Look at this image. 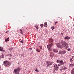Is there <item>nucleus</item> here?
<instances>
[{"instance_id":"1","label":"nucleus","mask_w":74,"mask_h":74,"mask_svg":"<svg viewBox=\"0 0 74 74\" xmlns=\"http://www.w3.org/2000/svg\"><path fill=\"white\" fill-rule=\"evenodd\" d=\"M3 65L5 66V67H8L9 66H11V62L8 61H4L3 62Z\"/></svg>"},{"instance_id":"2","label":"nucleus","mask_w":74,"mask_h":74,"mask_svg":"<svg viewBox=\"0 0 74 74\" xmlns=\"http://www.w3.org/2000/svg\"><path fill=\"white\" fill-rule=\"evenodd\" d=\"M62 46L63 47H65L66 49H67V48L69 47L68 44L66 42L62 41Z\"/></svg>"},{"instance_id":"3","label":"nucleus","mask_w":74,"mask_h":74,"mask_svg":"<svg viewBox=\"0 0 74 74\" xmlns=\"http://www.w3.org/2000/svg\"><path fill=\"white\" fill-rule=\"evenodd\" d=\"M20 71H21V68L18 67L17 68L15 69L14 71L15 72V74H19Z\"/></svg>"},{"instance_id":"4","label":"nucleus","mask_w":74,"mask_h":74,"mask_svg":"<svg viewBox=\"0 0 74 74\" xmlns=\"http://www.w3.org/2000/svg\"><path fill=\"white\" fill-rule=\"evenodd\" d=\"M53 46V45L52 43H51L49 45H47V48L48 50L49 51H52V48L51 47H52Z\"/></svg>"},{"instance_id":"5","label":"nucleus","mask_w":74,"mask_h":74,"mask_svg":"<svg viewBox=\"0 0 74 74\" xmlns=\"http://www.w3.org/2000/svg\"><path fill=\"white\" fill-rule=\"evenodd\" d=\"M47 67H49L50 66V65H52V64L53 62H49L48 61L47 62Z\"/></svg>"},{"instance_id":"6","label":"nucleus","mask_w":74,"mask_h":74,"mask_svg":"<svg viewBox=\"0 0 74 74\" xmlns=\"http://www.w3.org/2000/svg\"><path fill=\"white\" fill-rule=\"evenodd\" d=\"M54 68L53 69V71H55V70H58L59 68L56 64H55L54 65Z\"/></svg>"},{"instance_id":"7","label":"nucleus","mask_w":74,"mask_h":74,"mask_svg":"<svg viewBox=\"0 0 74 74\" xmlns=\"http://www.w3.org/2000/svg\"><path fill=\"white\" fill-rule=\"evenodd\" d=\"M56 45L58 48H60L61 47L59 43H56Z\"/></svg>"},{"instance_id":"8","label":"nucleus","mask_w":74,"mask_h":74,"mask_svg":"<svg viewBox=\"0 0 74 74\" xmlns=\"http://www.w3.org/2000/svg\"><path fill=\"white\" fill-rule=\"evenodd\" d=\"M71 38L70 37H69L67 36H66V37H64V39H65V40H70Z\"/></svg>"},{"instance_id":"9","label":"nucleus","mask_w":74,"mask_h":74,"mask_svg":"<svg viewBox=\"0 0 74 74\" xmlns=\"http://www.w3.org/2000/svg\"><path fill=\"white\" fill-rule=\"evenodd\" d=\"M49 41L50 42H53V40L52 38H50L49 40Z\"/></svg>"},{"instance_id":"10","label":"nucleus","mask_w":74,"mask_h":74,"mask_svg":"<svg viewBox=\"0 0 74 74\" xmlns=\"http://www.w3.org/2000/svg\"><path fill=\"white\" fill-rule=\"evenodd\" d=\"M69 66L70 67H73V66H74V64H69Z\"/></svg>"},{"instance_id":"11","label":"nucleus","mask_w":74,"mask_h":74,"mask_svg":"<svg viewBox=\"0 0 74 74\" xmlns=\"http://www.w3.org/2000/svg\"><path fill=\"white\" fill-rule=\"evenodd\" d=\"M71 74H74V68L71 71Z\"/></svg>"},{"instance_id":"12","label":"nucleus","mask_w":74,"mask_h":74,"mask_svg":"<svg viewBox=\"0 0 74 74\" xmlns=\"http://www.w3.org/2000/svg\"><path fill=\"white\" fill-rule=\"evenodd\" d=\"M53 51L54 52H58V50L55 49H53Z\"/></svg>"},{"instance_id":"13","label":"nucleus","mask_w":74,"mask_h":74,"mask_svg":"<svg viewBox=\"0 0 74 74\" xmlns=\"http://www.w3.org/2000/svg\"><path fill=\"white\" fill-rule=\"evenodd\" d=\"M10 37H8V38H5V41H9Z\"/></svg>"},{"instance_id":"14","label":"nucleus","mask_w":74,"mask_h":74,"mask_svg":"<svg viewBox=\"0 0 74 74\" xmlns=\"http://www.w3.org/2000/svg\"><path fill=\"white\" fill-rule=\"evenodd\" d=\"M44 25L45 26V27H47V22H45Z\"/></svg>"},{"instance_id":"15","label":"nucleus","mask_w":74,"mask_h":74,"mask_svg":"<svg viewBox=\"0 0 74 74\" xmlns=\"http://www.w3.org/2000/svg\"><path fill=\"white\" fill-rule=\"evenodd\" d=\"M60 62L63 65L64 64V63L63 62V61L62 60H60Z\"/></svg>"},{"instance_id":"16","label":"nucleus","mask_w":74,"mask_h":74,"mask_svg":"<svg viewBox=\"0 0 74 74\" xmlns=\"http://www.w3.org/2000/svg\"><path fill=\"white\" fill-rule=\"evenodd\" d=\"M0 51H3V48L1 47H0Z\"/></svg>"},{"instance_id":"17","label":"nucleus","mask_w":74,"mask_h":74,"mask_svg":"<svg viewBox=\"0 0 74 74\" xmlns=\"http://www.w3.org/2000/svg\"><path fill=\"white\" fill-rule=\"evenodd\" d=\"M36 50L38 52H40L41 50H39L38 49H36Z\"/></svg>"},{"instance_id":"18","label":"nucleus","mask_w":74,"mask_h":74,"mask_svg":"<svg viewBox=\"0 0 74 74\" xmlns=\"http://www.w3.org/2000/svg\"><path fill=\"white\" fill-rule=\"evenodd\" d=\"M62 69H63V70H66V69L67 68L66 67L63 66L62 68Z\"/></svg>"},{"instance_id":"19","label":"nucleus","mask_w":74,"mask_h":74,"mask_svg":"<svg viewBox=\"0 0 74 74\" xmlns=\"http://www.w3.org/2000/svg\"><path fill=\"white\" fill-rule=\"evenodd\" d=\"M62 52H63L62 54H65V53H66V51L65 50L63 51H62Z\"/></svg>"},{"instance_id":"20","label":"nucleus","mask_w":74,"mask_h":74,"mask_svg":"<svg viewBox=\"0 0 74 74\" xmlns=\"http://www.w3.org/2000/svg\"><path fill=\"white\" fill-rule=\"evenodd\" d=\"M4 55L2 54V55H1V58L2 59H3L4 58Z\"/></svg>"},{"instance_id":"21","label":"nucleus","mask_w":74,"mask_h":74,"mask_svg":"<svg viewBox=\"0 0 74 74\" xmlns=\"http://www.w3.org/2000/svg\"><path fill=\"white\" fill-rule=\"evenodd\" d=\"M13 49V48L12 47V48H10L9 49V51H11V50H12Z\"/></svg>"},{"instance_id":"22","label":"nucleus","mask_w":74,"mask_h":74,"mask_svg":"<svg viewBox=\"0 0 74 74\" xmlns=\"http://www.w3.org/2000/svg\"><path fill=\"white\" fill-rule=\"evenodd\" d=\"M62 65H63V64H61V63H60L59 64H58V66H62Z\"/></svg>"},{"instance_id":"23","label":"nucleus","mask_w":74,"mask_h":74,"mask_svg":"<svg viewBox=\"0 0 74 74\" xmlns=\"http://www.w3.org/2000/svg\"><path fill=\"white\" fill-rule=\"evenodd\" d=\"M62 65H63V64H61V63H60L59 64H58V66H62Z\"/></svg>"},{"instance_id":"24","label":"nucleus","mask_w":74,"mask_h":74,"mask_svg":"<svg viewBox=\"0 0 74 74\" xmlns=\"http://www.w3.org/2000/svg\"><path fill=\"white\" fill-rule=\"evenodd\" d=\"M20 42L22 43V44H23V40L21 41Z\"/></svg>"},{"instance_id":"25","label":"nucleus","mask_w":74,"mask_h":74,"mask_svg":"<svg viewBox=\"0 0 74 74\" xmlns=\"http://www.w3.org/2000/svg\"><path fill=\"white\" fill-rule=\"evenodd\" d=\"M73 59H72V58H70V62H73Z\"/></svg>"},{"instance_id":"26","label":"nucleus","mask_w":74,"mask_h":74,"mask_svg":"<svg viewBox=\"0 0 74 74\" xmlns=\"http://www.w3.org/2000/svg\"><path fill=\"white\" fill-rule=\"evenodd\" d=\"M55 29V27L54 26H53L51 27V29H52V30H53V29Z\"/></svg>"},{"instance_id":"27","label":"nucleus","mask_w":74,"mask_h":74,"mask_svg":"<svg viewBox=\"0 0 74 74\" xmlns=\"http://www.w3.org/2000/svg\"><path fill=\"white\" fill-rule=\"evenodd\" d=\"M40 26L41 27H43V24H41L40 25Z\"/></svg>"},{"instance_id":"28","label":"nucleus","mask_w":74,"mask_h":74,"mask_svg":"<svg viewBox=\"0 0 74 74\" xmlns=\"http://www.w3.org/2000/svg\"><path fill=\"white\" fill-rule=\"evenodd\" d=\"M60 62V60H58L57 61V62L58 63H59V62Z\"/></svg>"},{"instance_id":"29","label":"nucleus","mask_w":74,"mask_h":74,"mask_svg":"<svg viewBox=\"0 0 74 74\" xmlns=\"http://www.w3.org/2000/svg\"><path fill=\"white\" fill-rule=\"evenodd\" d=\"M40 49L41 50L42 49V46H40Z\"/></svg>"},{"instance_id":"30","label":"nucleus","mask_w":74,"mask_h":74,"mask_svg":"<svg viewBox=\"0 0 74 74\" xmlns=\"http://www.w3.org/2000/svg\"><path fill=\"white\" fill-rule=\"evenodd\" d=\"M35 71H36V72H38L39 71L38 70H37V68H36V69L35 70Z\"/></svg>"},{"instance_id":"31","label":"nucleus","mask_w":74,"mask_h":74,"mask_svg":"<svg viewBox=\"0 0 74 74\" xmlns=\"http://www.w3.org/2000/svg\"><path fill=\"white\" fill-rule=\"evenodd\" d=\"M36 29H37L38 28V27L37 26H36Z\"/></svg>"},{"instance_id":"32","label":"nucleus","mask_w":74,"mask_h":74,"mask_svg":"<svg viewBox=\"0 0 74 74\" xmlns=\"http://www.w3.org/2000/svg\"><path fill=\"white\" fill-rule=\"evenodd\" d=\"M70 49H70V48L68 49L67 51H70Z\"/></svg>"},{"instance_id":"33","label":"nucleus","mask_w":74,"mask_h":74,"mask_svg":"<svg viewBox=\"0 0 74 74\" xmlns=\"http://www.w3.org/2000/svg\"><path fill=\"white\" fill-rule=\"evenodd\" d=\"M59 54H63V53H62L61 52H59Z\"/></svg>"},{"instance_id":"34","label":"nucleus","mask_w":74,"mask_h":74,"mask_svg":"<svg viewBox=\"0 0 74 74\" xmlns=\"http://www.w3.org/2000/svg\"><path fill=\"white\" fill-rule=\"evenodd\" d=\"M58 22H59V21H58L56 22L55 23V24H56V23H58Z\"/></svg>"},{"instance_id":"35","label":"nucleus","mask_w":74,"mask_h":74,"mask_svg":"<svg viewBox=\"0 0 74 74\" xmlns=\"http://www.w3.org/2000/svg\"><path fill=\"white\" fill-rule=\"evenodd\" d=\"M9 55L11 57V56H12V55H11V53H10Z\"/></svg>"},{"instance_id":"36","label":"nucleus","mask_w":74,"mask_h":74,"mask_svg":"<svg viewBox=\"0 0 74 74\" xmlns=\"http://www.w3.org/2000/svg\"><path fill=\"white\" fill-rule=\"evenodd\" d=\"M74 56H73L72 57V59H74Z\"/></svg>"},{"instance_id":"37","label":"nucleus","mask_w":74,"mask_h":74,"mask_svg":"<svg viewBox=\"0 0 74 74\" xmlns=\"http://www.w3.org/2000/svg\"><path fill=\"white\" fill-rule=\"evenodd\" d=\"M53 56V55H52V54L50 53V56Z\"/></svg>"},{"instance_id":"38","label":"nucleus","mask_w":74,"mask_h":74,"mask_svg":"<svg viewBox=\"0 0 74 74\" xmlns=\"http://www.w3.org/2000/svg\"><path fill=\"white\" fill-rule=\"evenodd\" d=\"M20 33H21V34H23V32L22 31H21Z\"/></svg>"},{"instance_id":"39","label":"nucleus","mask_w":74,"mask_h":74,"mask_svg":"<svg viewBox=\"0 0 74 74\" xmlns=\"http://www.w3.org/2000/svg\"><path fill=\"white\" fill-rule=\"evenodd\" d=\"M19 30L20 31H21V32L22 31V30L21 29H20Z\"/></svg>"},{"instance_id":"40","label":"nucleus","mask_w":74,"mask_h":74,"mask_svg":"<svg viewBox=\"0 0 74 74\" xmlns=\"http://www.w3.org/2000/svg\"><path fill=\"white\" fill-rule=\"evenodd\" d=\"M31 50H32V48H29Z\"/></svg>"},{"instance_id":"41","label":"nucleus","mask_w":74,"mask_h":74,"mask_svg":"<svg viewBox=\"0 0 74 74\" xmlns=\"http://www.w3.org/2000/svg\"><path fill=\"white\" fill-rule=\"evenodd\" d=\"M61 34H62V35L63 34V32H62Z\"/></svg>"},{"instance_id":"42","label":"nucleus","mask_w":74,"mask_h":74,"mask_svg":"<svg viewBox=\"0 0 74 74\" xmlns=\"http://www.w3.org/2000/svg\"><path fill=\"white\" fill-rule=\"evenodd\" d=\"M6 33H8V31H6V32H5Z\"/></svg>"},{"instance_id":"43","label":"nucleus","mask_w":74,"mask_h":74,"mask_svg":"<svg viewBox=\"0 0 74 74\" xmlns=\"http://www.w3.org/2000/svg\"><path fill=\"white\" fill-rule=\"evenodd\" d=\"M55 25H56V24H55Z\"/></svg>"},{"instance_id":"44","label":"nucleus","mask_w":74,"mask_h":74,"mask_svg":"<svg viewBox=\"0 0 74 74\" xmlns=\"http://www.w3.org/2000/svg\"><path fill=\"white\" fill-rule=\"evenodd\" d=\"M52 54H53V53H52Z\"/></svg>"}]
</instances>
